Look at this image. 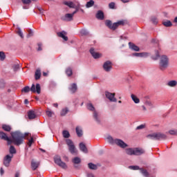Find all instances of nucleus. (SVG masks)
<instances>
[{
	"label": "nucleus",
	"instance_id": "f257e3e1",
	"mask_svg": "<svg viewBox=\"0 0 177 177\" xmlns=\"http://www.w3.org/2000/svg\"><path fill=\"white\" fill-rule=\"evenodd\" d=\"M12 138L8 137L6 133L3 131H0V139L3 140H6L8 142V145H15V146H20V145H23V142H24V138L28 135V133H22L20 131H12L10 133Z\"/></svg>",
	"mask_w": 177,
	"mask_h": 177
},
{
	"label": "nucleus",
	"instance_id": "f03ea898",
	"mask_svg": "<svg viewBox=\"0 0 177 177\" xmlns=\"http://www.w3.org/2000/svg\"><path fill=\"white\" fill-rule=\"evenodd\" d=\"M169 66V59L167 55H162L159 61V70L160 71H165L166 68H168Z\"/></svg>",
	"mask_w": 177,
	"mask_h": 177
},
{
	"label": "nucleus",
	"instance_id": "7ed1b4c3",
	"mask_svg": "<svg viewBox=\"0 0 177 177\" xmlns=\"http://www.w3.org/2000/svg\"><path fill=\"white\" fill-rule=\"evenodd\" d=\"M29 91H31L33 93L37 92V93L39 95V93H41V85H39V84H37L35 86V84H32L30 88V86H26L24 88H22L21 92L28 93Z\"/></svg>",
	"mask_w": 177,
	"mask_h": 177
},
{
	"label": "nucleus",
	"instance_id": "20e7f679",
	"mask_svg": "<svg viewBox=\"0 0 177 177\" xmlns=\"http://www.w3.org/2000/svg\"><path fill=\"white\" fill-rule=\"evenodd\" d=\"M107 140L111 145H117V146H119V147H121L122 149L128 147V145H127L124 141L120 139H114L111 136H109L107 137Z\"/></svg>",
	"mask_w": 177,
	"mask_h": 177
},
{
	"label": "nucleus",
	"instance_id": "39448f33",
	"mask_svg": "<svg viewBox=\"0 0 177 177\" xmlns=\"http://www.w3.org/2000/svg\"><path fill=\"white\" fill-rule=\"evenodd\" d=\"M127 156H142L145 154L143 149L140 148H128L125 149Z\"/></svg>",
	"mask_w": 177,
	"mask_h": 177
},
{
	"label": "nucleus",
	"instance_id": "423d86ee",
	"mask_svg": "<svg viewBox=\"0 0 177 177\" xmlns=\"http://www.w3.org/2000/svg\"><path fill=\"white\" fill-rule=\"evenodd\" d=\"M147 138V139H151V140H164L167 139V135L158 132L148 134Z\"/></svg>",
	"mask_w": 177,
	"mask_h": 177
},
{
	"label": "nucleus",
	"instance_id": "0eeeda50",
	"mask_svg": "<svg viewBox=\"0 0 177 177\" xmlns=\"http://www.w3.org/2000/svg\"><path fill=\"white\" fill-rule=\"evenodd\" d=\"M105 24L106 27H109L111 30H116V28H118L119 26H124L125 24V20H121L115 23H112L110 20H106L105 21Z\"/></svg>",
	"mask_w": 177,
	"mask_h": 177
},
{
	"label": "nucleus",
	"instance_id": "6e6552de",
	"mask_svg": "<svg viewBox=\"0 0 177 177\" xmlns=\"http://www.w3.org/2000/svg\"><path fill=\"white\" fill-rule=\"evenodd\" d=\"M86 107L90 111H93V116L94 120L96 121V122H97V124H100V116L95 110V106H93V104H92V103H87Z\"/></svg>",
	"mask_w": 177,
	"mask_h": 177
},
{
	"label": "nucleus",
	"instance_id": "1a4fd4ad",
	"mask_svg": "<svg viewBox=\"0 0 177 177\" xmlns=\"http://www.w3.org/2000/svg\"><path fill=\"white\" fill-rule=\"evenodd\" d=\"M66 143L68 147V150L71 154H75L77 153V149H75V145H74V142L71 139H66Z\"/></svg>",
	"mask_w": 177,
	"mask_h": 177
},
{
	"label": "nucleus",
	"instance_id": "9d476101",
	"mask_svg": "<svg viewBox=\"0 0 177 177\" xmlns=\"http://www.w3.org/2000/svg\"><path fill=\"white\" fill-rule=\"evenodd\" d=\"M54 161L57 165L61 167L63 169H67V165L66 162L62 161V158L59 156H56L54 157Z\"/></svg>",
	"mask_w": 177,
	"mask_h": 177
},
{
	"label": "nucleus",
	"instance_id": "9b49d317",
	"mask_svg": "<svg viewBox=\"0 0 177 177\" xmlns=\"http://www.w3.org/2000/svg\"><path fill=\"white\" fill-rule=\"evenodd\" d=\"M78 12V8H76V10L71 14H66L64 17L62 18V20L64 21H73L74 15Z\"/></svg>",
	"mask_w": 177,
	"mask_h": 177
},
{
	"label": "nucleus",
	"instance_id": "f8f14e48",
	"mask_svg": "<svg viewBox=\"0 0 177 177\" xmlns=\"http://www.w3.org/2000/svg\"><path fill=\"white\" fill-rule=\"evenodd\" d=\"M103 68L106 73L111 71V69L113 68V63L110 61L105 62L103 64Z\"/></svg>",
	"mask_w": 177,
	"mask_h": 177
},
{
	"label": "nucleus",
	"instance_id": "ddd939ff",
	"mask_svg": "<svg viewBox=\"0 0 177 177\" xmlns=\"http://www.w3.org/2000/svg\"><path fill=\"white\" fill-rule=\"evenodd\" d=\"M105 96L107 99H109V100H110V102H117V98L115 97V93H112L106 91L105 93Z\"/></svg>",
	"mask_w": 177,
	"mask_h": 177
},
{
	"label": "nucleus",
	"instance_id": "4468645a",
	"mask_svg": "<svg viewBox=\"0 0 177 177\" xmlns=\"http://www.w3.org/2000/svg\"><path fill=\"white\" fill-rule=\"evenodd\" d=\"M12 158H13V155H12L11 156L10 155L6 156L3 160V165H5V167H9L10 161H12Z\"/></svg>",
	"mask_w": 177,
	"mask_h": 177
},
{
	"label": "nucleus",
	"instance_id": "2eb2a0df",
	"mask_svg": "<svg viewBox=\"0 0 177 177\" xmlns=\"http://www.w3.org/2000/svg\"><path fill=\"white\" fill-rule=\"evenodd\" d=\"M129 46L130 49H131V50H134V52H139L140 50V48H139V46L135 45L132 42H129Z\"/></svg>",
	"mask_w": 177,
	"mask_h": 177
},
{
	"label": "nucleus",
	"instance_id": "dca6fc26",
	"mask_svg": "<svg viewBox=\"0 0 177 177\" xmlns=\"http://www.w3.org/2000/svg\"><path fill=\"white\" fill-rule=\"evenodd\" d=\"M90 53L94 59H99L100 57V54L99 53L95 52V48H93L90 49Z\"/></svg>",
	"mask_w": 177,
	"mask_h": 177
},
{
	"label": "nucleus",
	"instance_id": "f3484780",
	"mask_svg": "<svg viewBox=\"0 0 177 177\" xmlns=\"http://www.w3.org/2000/svg\"><path fill=\"white\" fill-rule=\"evenodd\" d=\"M28 133V135L26 136L24 139H26H26L28 140V146L29 147H31V146H32V143H34V138H32V137L31 136V134H30V133ZM27 136H30V139L28 140V138H27Z\"/></svg>",
	"mask_w": 177,
	"mask_h": 177
},
{
	"label": "nucleus",
	"instance_id": "a211bd4d",
	"mask_svg": "<svg viewBox=\"0 0 177 177\" xmlns=\"http://www.w3.org/2000/svg\"><path fill=\"white\" fill-rule=\"evenodd\" d=\"M80 149L83 153H88V148H86V145L84 142H80L79 145Z\"/></svg>",
	"mask_w": 177,
	"mask_h": 177
},
{
	"label": "nucleus",
	"instance_id": "6ab92c4d",
	"mask_svg": "<svg viewBox=\"0 0 177 177\" xmlns=\"http://www.w3.org/2000/svg\"><path fill=\"white\" fill-rule=\"evenodd\" d=\"M95 16L98 20H103L104 19V13L102 10H98Z\"/></svg>",
	"mask_w": 177,
	"mask_h": 177
},
{
	"label": "nucleus",
	"instance_id": "aec40b11",
	"mask_svg": "<svg viewBox=\"0 0 177 177\" xmlns=\"http://www.w3.org/2000/svg\"><path fill=\"white\" fill-rule=\"evenodd\" d=\"M66 34L67 32H66L65 31H62V32H58L57 35L58 37H60V38H63L64 41H68V37L66 36Z\"/></svg>",
	"mask_w": 177,
	"mask_h": 177
},
{
	"label": "nucleus",
	"instance_id": "412c9836",
	"mask_svg": "<svg viewBox=\"0 0 177 177\" xmlns=\"http://www.w3.org/2000/svg\"><path fill=\"white\" fill-rule=\"evenodd\" d=\"M28 117L29 120H34V118H37V115L34 111H29L28 112Z\"/></svg>",
	"mask_w": 177,
	"mask_h": 177
},
{
	"label": "nucleus",
	"instance_id": "4be33fe9",
	"mask_svg": "<svg viewBox=\"0 0 177 177\" xmlns=\"http://www.w3.org/2000/svg\"><path fill=\"white\" fill-rule=\"evenodd\" d=\"M64 5H66V6H68V8H73V9H78V7H76L75 4H74L73 1H65Z\"/></svg>",
	"mask_w": 177,
	"mask_h": 177
},
{
	"label": "nucleus",
	"instance_id": "5701e85b",
	"mask_svg": "<svg viewBox=\"0 0 177 177\" xmlns=\"http://www.w3.org/2000/svg\"><path fill=\"white\" fill-rule=\"evenodd\" d=\"M31 167H32V169L33 171H35V169H37V168H38V167H39V162H35L34 160H32Z\"/></svg>",
	"mask_w": 177,
	"mask_h": 177
},
{
	"label": "nucleus",
	"instance_id": "b1692460",
	"mask_svg": "<svg viewBox=\"0 0 177 177\" xmlns=\"http://www.w3.org/2000/svg\"><path fill=\"white\" fill-rule=\"evenodd\" d=\"M69 90L71 91V92H72V93H75V92H77V84H72L71 87L69 88Z\"/></svg>",
	"mask_w": 177,
	"mask_h": 177
},
{
	"label": "nucleus",
	"instance_id": "393cba45",
	"mask_svg": "<svg viewBox=\"0 0 177 177\" xmlns=\"http://www.w3.org/2000/svg\"><path fill=\"white\" fill-rule=\"evenodd\" d=\"M75 129H76V133H77V136L79 138H81V136H82V135H83L82 129L77 126Z\"/></svg>",
	"mask_w": 177,
	"mask_h": 177
},
{
	"label": "nucleus",
	"instance_id": "a878e982",
	"mask_svg": "<svg viewBox=\"0 0 177 177\" xmlns=\"http://www.w3.org/2000/svg\"><path fill=\"white\" fill-rule=\"evenodd\" d=\"M177 82L176 80H171L167 82V86H170L171 88H174V86H176Z\"/></svg>",
	"mask_w": 177,
	"mask_h": 177
},
{
	"label": "nucleus",
	"instance_id": "bb28decb",
	"mask_svg": "<svg viewBox=\"0 0 177 177\" xmlns=\"http://www.w3.org/2000/svg\"><path fill=\"white\" fill-rule=\"evenodd\" d=\"M131 97L132 100L134 102V103H136V104L140 103V100H139L138 97H136V95L131 94Z\"/></svg>",
	"mask_w": 177,
	"mask_h": 177
},
{
	"label": "nucleus",
	"instance_id": "cd10ccee",
	"mask_svg": "<svg viewBox=\"0 0 177 177\" xmlns=\"http://www.w3.org/2000/svg\"><path fill=\"white\" fill-rule=\"evenodd\" d=\"M2 128L3 131H6V132H10V131H12V127L8 124H3Z\"/></svg>",
	"mask_w": 177,
	"mask_h": 177
},
{
	"label": "nucleus",
	"instance_id": "c85d7f7f",
	"mask_svg": "<svg viewBox=\"0 0 177 177\" xmlns=\"http://www.w3.org/2000/svg\"><path fill=\"white\" fill-rule=\"evenodd\" d=\"M155 55L151 57L152 60H158L160 59V53L158 50L155 51Z\"/></svg>",
	"mask_w": 177,
	"mask_h": 177
},
{
	"label": "nucleus",
	"instance_id": "c756f323",
	"mask_svg": "<svg viewBox=\"0 0 177 177\" xmlns=\"http://www.w3.org/2000/svg\"><path fill=\"white\" fill-rule=\"evenodd\" d=\"M35 80H39V78H41V71L39 69H37L36 71H35Z\"/></svg>",
	"mask_w": 177,
	"mask_h": 177
},
{
	"label": "nucleus",
	"instance_id": "7c9ffc66",
	"mask_svg": "<svg viewBox=\"0 0 177 177\" xmlns=\"http://www.w3.org/2000/svg\"><path fill=\"white\" fill-rule=\"evenodd\" d=\"M88 167L89 168V169H93V170L97 169V165H96L92 162L88 163Z\"/></svg>",
	"mask_w": 177,
	"mask_h": 177
},
{
	"label": "nucleus",
	"instance_id": "2f4dec72",
	"mask_svg": "<svg viewBox=\"0 0 177 177\" xmlns=\"http://www.w3.org/2000/svg\"><path fill=\"white\" fill-rule=\"evenodd\" d=\"M140 170L141 174H143V176L145 177H149V176L150 175L149 174V172L147 171V170H146L143 168L140 169Z\"/></svg>",
	"mask_w": 177,
	"mask_h": 177
},
{
	"label": "nucleus",
	"instance_id": "473e14b6",
	"mask_svg": "<svg viewBox=\"0 0 177 177\" xmlns=\"http://www.w3.org/2000/svg\"><path fill=\"white\" fill-rule=\"evenodd\" d=\"M163 26L165 27H172V22L169 20H167L162 22Z\"/></svg>",
	"mask_w": 177,
	"mask_h": 177
},
{
	"label": "nucleus",
	"instance_id": "72a5a7b5",
	"mask_svg": "<svg viewBox=\"0 0 177 177\" xmlns=\"http://www.w3.org/2000/svg\"><path fill=\"white\" fill-rule=\"evenodd\" d=\"M66 74L68 77H71L73 75V69H71V68H67L66 70Z\"/></svg>",
	"mask_w": 177,
	"mask_h": 177
},
{
	"label": "nucleus",
	"instance_id": "f704fd0d",
	"mask_svg": "<svg viewBox=\"0 0 177 177\" xmlns=\"http://www.w3.org/2000/svg\"><path fill=\"white\" fill-rule=\"evenodd\" d=\"M72 162H73V164H81V158L79 157H75L73 159Z\"/></svg>",
	"mask_w": 177,
	"mask_h": 177
},
{
	"label": "nucleus",
	"instance_id": "c9c22d12",
	"mask_svg": "<svg viewBox=\"0 0 177 177\" xmlns=\"http://www.w3.org/2000/svg\"><path fill=\"white\" fill-rule=\"evenodd\" d=\"M63 137L65 138V139H68V138H70V133L67 130H64L62 132Z\"/></svg>",
	"mask_w": 177,
	"mask_h": 177
},
{
	"label": "nucleus",
	"instance_id": "e433bc0d",
	"mask_svg": "<svg viewBox=\"0 0 177 177\" xmlns=\"http://www.w3.org/2000/svg\"><path fill=\"white\" fill-rule=\"evenodd\" d=\"M95 5V1L93 0H91L90 1L87 2L86 4V8H92Z\"/></svg>",
	"mask_w": 177,
	"mask_h": 177
},
{
	"label": "nucleus",
	"instance_id": "4c0bfd02",
	"mask_svg": "<svg viewBox=\"0 0 177 177\" xmlns=\"http://www.w3.org/2000/svg\"><path fill=\"white\" fill-rule=\"evenodd\" d=\"M67 113H68V109L67 108H65L61 111L60 114H61L62 117H64V115H66V114H67Z\"/></svg>",
	"mask_w": 177,
	"mask_h": 177
},
{
	"label": "nucleus",
	"instance_id": "58836bf2",
	"mask_svg": "<svg viewBox=\"0 0 177 177\" xmlns=\"http://www.w3.org/2000/svg\"><path fill=\"white\" fill-rule=\"evenodd\" d=\"M16 153H17L16 148H15V147L11 145L10 147V154H16Z\"/></svg>",
	"mask_w": 177,
	"mask_h": 177
},
{
	"label": "nucleus",
	"instance_id": "ea45409f",
	"mask_svg": "<svg viewBox=\"0 0 177 177\" xmlns=\"http://www.w3.org/2000/svg\"><path fill=\"white\" fill-rule=\"evenodd\" d=\"M81 35H88L89 32L86 29H82L80 30Z\"/></svg>",
	"mask_w": 177,
	"mask_h": 177
},
{
	"label": "nucleus",
	"instance_id": "a19ab883",
	"mask_svg": "<svg viewBox=\"0 0 177 177\" xmlns=\"http://www.w3.org/2000/svg\"><path fill=\"white\" fill-rule=\"evenodd\" d=\"M17 34L21 37V38H24V36L23 35V32H21V29L20 28H17Z\"/></svg>",
	"mask_w": 177,
	"mask_h": 177
},
{
	"label": "nucleus",
	"instance_id": "79ce46f5",
	"mask_svg": "<svg viewBox=\"0 0 177 177\" xmlns=\"http://www.w3.org/2000/svg\"><path fill=\"white\" fill-rule=\"evenodd\" d=\"M4 59H6V55H5V53L0 51V59L1 61H3Z\"/></svg>",
	"mask_w": 177,
	"mask_h": 177
},
{
	"label": "nucleus",
	"instance_id": "37998d69",
	"mask_svg": "<svg viewBox=\"0 0 177 177\" xmlns=\"http://www.w3.org/2000/svg\"><path fill=\"white\" fill-rule=\"evenodd\" d=\"M151 20V22L153 23V24H158V19H157V18L156 17H153Z\"/></svg>",
	"mask_w": 177,
	"mask_h": 177
},
{
	"label": "nucleus",
	"instance_id": "c03bdc74",
	"mask_svg": "<svg viewBox=\"0 0 177 177\" xmlns=\"http://www.w3.org/2000/svg\"><path fill=\"white\" fill-rule=\"evenodd\" d=\"M109 9H115V3L114 2H111L109 4Z\"/></svg>",
	"mask_w": 177,
	"mask_h": 177
},
{
	"label": "nucleus",
	"instance_id": "a18cd8bd",
	"mask_svg": "<svg viewBox=\"0 0 177 177\" xmlns=\"http://www.w3.org/2000/svg\"><path fill=\"white\" fill-rule=\"evenodd\" d=\"M169 133L177 136V130H169Z\"/></svg>",
	"mask_w": 177,
	"mask_h": 177
},
{
	"label": "nucleus",
	"instance_id": "49530a36",
	"mask_svg": "<svg viewBox=\"0 0 177 177\" xmlns=\"http://www.w3.org/2000/svg\"><path fill=\"white\" fill-rule=\"evenodd\" d=\"M5 80H0V88H5Z\"/></svg>",
	"mask_w": 177,
	"mask_h": 177
},
{
	"label": "nucleus",
	"instance_id": "de8ad7c7",
	"mask_svg": "<svg viewBox=\"0 0 177 177\" xmlns=\"http://www.w3.org/2000/svg\"><path fill=\"white\" fill-rule=\"evenodd\" d=\"M129 168L133 171H138V169H139V166H129Z\"/></svg>",
	"mask_w": 177,
	"mask_h": 177
},
{
	"label": "nucleus",
	"instance_id": "09e8293b",
	"mask_svg": "<svg viewBox=\"0 0 177 177\" xmlns=\"http://www.w3.org/2000/svg\"><path fill=\"white\" fill-rule=\"evenodd\" d=\"M24 5H30L31 3V0H22Z\"/></svg>",
	"mask_w": 177,
	"mask_h": 177
},
{
	"label": "nucleus",
	"instance_id": "8fccbe9b",
	"mask_svg": "<svg viewBox=\"0 0 177 177\" xmlns=\"http://www.w3.org/2000/svg\"><path fill=\"white\" fill-rule=\"evenodd\" d=\"M145 104L149 107H153V103L151 101L147 100Z\"/></svg>",
	"mask_w": 177,
	"mask_h": 177
},
{
	"label": "nucleus",
	"instance_id": "3c124183",
	"mask_svg": "<svg viewBox=\"0 0 177 177\" xmlns=\"http://www.w3.org/2000/svg\"><path fill=\"white\" fill-rule=\"evenodd\" d=\"M148 56V53H140V57H147Z\"/></svg>",
	"mask_w": 177,
	"mask_h": 177
},
{
	"label": "nucleus",
	"instance_id": "603ef678",
	"mask_svg": "<svg viewBox=\"0 0 177 177\" xmlns=\"http://www.w3.org/2000/svg\"><path fill=\"white\" fill-rule=\"evenodd\" d=\"M20 66L17 64H15L14 66H12V68L14 69V71H17L18 68H19Z\"/></svg>",
	"mask_w": 177,
	"mask_h": 177
},
{
	"label": "nucleus",
	"instance_id": "864d4df0",
	"mask_svg": "<svg viewBox=\"0 0 177 177\" xmlns=\"http://www.w3.org/2000/svg\"><path fill=\"white\" fill-rule=\"evenodd\" d=\"M46 115H48V117H52V115H53V112H52L51 111H46Z\"/></svg>",
	"mask_w": 177,
	"mask_h": 177
},
{
	"label": "nucleus",
	"instance_id": "5fc2aeb1",
	"mask_svg": "<svg viewBox=\"0 0 177 177\" xmlns=\"http://www.w3.org/2000/svg\"><path fill=\"white\" fill-rule=\"evenodd\" d=\"M34 35V32H32V30H30L28 31V38L30 37H32Z\"/></svg>",
	"mask_w": 177,
	"mask_h": 177
},
{
	"label": "nucleus",
	"instance_id": "6e6d98bb",
	"mask_svg": "<svg viewBox=\"0 0 177 177\" xmlns=\"http://www.w3.org/2000/svg\"><path fill=\"white\" fill-rule=\"evenodd\" d=\"M132 56H135L136 57H140V53H134L132 54Z\"/></svg>",
	"mask_w": 177,
	"mask_h": 177
},
{
	"label": "nucleus",
	"instance_id": "4d7b16f0",
	"mask_svg": "<svg viewBox=\"0 0 177 177\" xmlns=\"http://www.w3.org/2000/svg\"><path fill=\"white\" fill-rule=\"evenodd\" d=\"M145 124H141V125L137 127H136V129H137V130L143 129H145Z\"/></svg>",
	"mask_w": 177,
	"mask_h": 177
},
{
	"label": "nucleus",
	"instance_id": "13d9d810",
	"mask_svg": "<svg viewBox=\"0 0 177 177\" xmlns=\"http://www.w3.org/2000/svg\"><path fill=\"white\" fill-rule=\"evenodd\" d=\"M37 50H38V51L42 50V44H41V43H39V44H38V48H37Z\"/></svg>",
	"mask_w": 177,
	"mask_h": 177
},
{
	"label": "nucleus",
	"instance_id": "bf43d9fd",
	"mask_svg": "<svg viewBox=\"0 0 177 177\" xmlns=\"http://www.w3.org/2000/svg\"><path fill=\"white\" fill-rule=\"evenodd\" d=\"M38 10L40 12L41 15H44V9L42 8L39 7Z\"/></svg>",
	"mask_w": 177,
	"mask_h": 177
},
{
	"label": "nucleus",
	"instance_id": "052dcab7",
	"mask_svg": "<svg viewBox=\"0 0 177 177\" xmlns=\"http://www.w3.org/2000/svg\"><path fill=\"white\" fill-rule=\"evenodd\" d=\"M87 177H95V176L92 173H88L87 174Z\"/></svg>",
	"mask_w": 177,
	"mask_h": 177
},
{
	"label": "nucleus",
	"instance_id": "680f3d73",
	"mask_svg": "<svg viewBox=\"0 0 177 177\" xmlns=\"http://www.w3.org/2000/svg\"><path fill=\"white\" fill-rule=\"evenodd\" d=\"M4 171H3V169L1 167V169H0V174H1V175H3V174H4Z\"/></svg>",
	"mask_w": 177,
	"mask_h": 177
},
{
	"label": "nucleus",
	"instance_id": "e2e57ef3",
	"mask_svg": "<svg viewBox=\"0 0 177 177\" xmlns=\"http://www.w3.org/2000/svg\"><path fill=\"white\" fill-rule=\"evenodd\" d=\"M19 176H20V173H19V171H17V172L15 173V177H19Z\"/></svg>",
	"mask_w": 177,
	"mask_h": 177
},
{
	"label": "nucleus",
	"instance_id": "0e129e2a",
	"mask_svg": "<svg viewBox=\"0 0 177 177\" xmlns=\"http://www.w3.org/2000/svg\"><path fill=\"white\" fill-rule=\"evenodd\" d=\"M53 106L56 108L59 107V104L57 103H54Z\"/></svg>",
	"mask_w": 177,
	"mask_h": 177
},
{
	"label": "nucleus",
	"instance_id": "69168bd1",
	"mask_svg": "<svg viewBox=\"0 0 177 177\" xmlns=\"http://www.w3.org/2000/svg\"><path fill=\"white\" fill-rule=\"evenodd\" d=\"M123 3H127V2H129V0H121Z\"/></svg>",
	"mask_w": 177,
	"mask_h": 177
},
{
	"label": "nucleus",
	"instance_id": "338daca9",
	"mask_svg": "<svg viewBox=\"0 0 177 177\" xmlns=\"http://www.w3.org/2000/svg\"><path fill=\"white\" fill-rule=\"evenodd\" d=\"M29 6H24L23 9H28Z\"/></svg>",
	"mask_w": 177,
	"mask_h": 177
},
{
	"label": "nucleus",
	"instance_id": "774afa93",
	"mask_svg": "<svg viewBox=\"0 0 177 177\" xmlns=\"http://www.w3.org/2000/svg\"><path fill=\"white\" fill-rule=\"evenodd\" d=\"M174 23H177V17H176L175 18H174Z\"/></svg>",
	"mask_w": 177,
	"mask_h": 177
}]
</instances>
